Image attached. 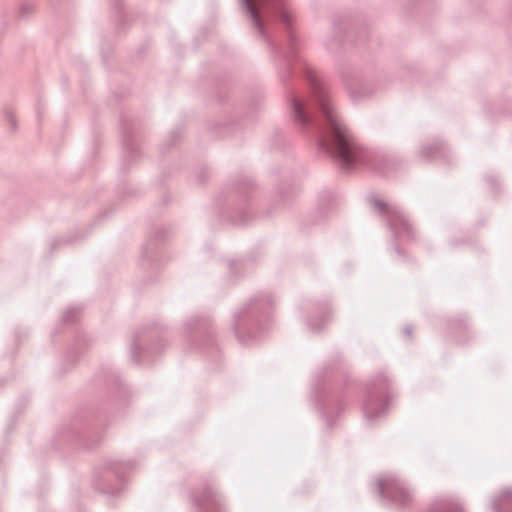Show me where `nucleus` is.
Here are the masks:
<instances>
[{"label": "nucleus", "mask_w": 512, "mask_h": 512, "mask_svg": "<svg viewBox=\"0 0 512 512\" xmlns=\"http://www.w3.org/2000/svg\"><path fill=\"white\" fill-rule=\"evenodd\" d=\"M323 112L326 114L328 120L331 124L332 129V137L334 148L342 160L346 165H350L354 162L356 157V145L355 142L350 135V133L343 127L332 115L329 108L325 103H322Z\"/></svg>", "instance_id": "nucleus-1"}, {"label": "nucleus", "mask_w": 512, "mask_h": 512, "mask_svg": "<svg viewBox=\"0 0 512 512\" xmlns=\"http://www.w3.org/2000/svg\"><path fill=\"white\" fill-rule=\"evenodd\" d=\"M246 3V6L251 14V16L254 18L255 22L258 23V13L256 4L253 0H244Z\"/></svg>", "instance_id": "nucleus-2"}, {"label": "nucleus", "mask_w": 512, "mask_h": 512, "mask_svg": "<svg viewBox=\"0 0 512 512\" xmlns=\"http://www.w3.org/2000/svg\"><path fill=\"white\" fill-rule=\"evenodd\" d=\"M296 110H300V105L298 103L295 104Z\"/></svg>", "instance_id": "nucleus-3"}]
</instances>
